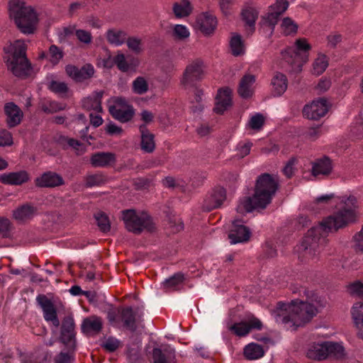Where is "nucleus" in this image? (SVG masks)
<instances>
[{"label": "nucleus", "instance_id": "nucleus-1", "mask_svg": "<svg viewBox=\"0 0 363 363\" xmlns=\"http://www.w3.org/2000/svg\"><path fill=\"white\" fill-rule=\"evenodd\" d=\"M312 205L311 210L315 212L325 208L326 205L336 206L331 215L308 230L298 247L306 259L316 260L327 243V235L336 233L357 220V204L354 196H335L331 194L316 198Z\"/></svg>", "mask_w": 363, "mask_h": 363}, {"label": "nucleus", "instance_id": "nucleus-2", "mask_svg": "<svg viewBox=\"0 0 363 363\" xmlns=\"http://www.w3.org/2000/svg\"><path fill=\"white\" fill-rule=\"evenodd\" d=\"M306 301L298 300L291 303H279L272 311L275 321L283 325L286 329H295L309 321L313 316L325 307L327 301L314 291L304 289Z\"/></svg>", "mask_w": 363, "mask_h": 363}, {"label": "nucleus", "instance_id": "nucleus-3", "mask_svg": "<svg viewBox=\"0 0 363 363\" xmlns=\"http://www.w3.org/2000/svg\"><path fill=\"white\" fill-rule=\"evenodd\" d=\"M279 186L277 176L269 174L260 175L256 183L255 194L251 198V213L255 210H263L270 203Z\"/></svg>", "mask_w": 363, "mask_h": 363}, {"label": "nucleus", "instance_id": "nucleus-4", "mask_svg": "<svg viewBox=\"0 0 363 363\" xmlns=\"http://www.w3.org/2000/svg\"><path fill=\"white\" fill-rule=\"evenodd\" d=\"M238 216L232 222L228 238L231 245L247 242L250 238L248 218L245 213L250 212V196L240 198L236 208Z\"/></svg>", "mask_w": 363, "mask_h": 363}, {"label": "nucleus", "instance_id": "nucleus-5", "mask_svg": "<svg viewBox=\"0 0 363 363\" xmlns=\"http://www.w3.org/2000/svg\"><path fill=\"white\" fill-rule=\"evenodd\" d=\"M9 14L18 28L25 34L33 33L38 21L35 10L21 0H11Z\"/></svg>", "mask_w": 363, "mask_h": 363}, {"label": "nucleus", "instance_id": "nucleus-6", "mask_svg": "<svg viewBox=\"0 0 363 363\" xmlns=\"http://www.w3.org/2000/svg\"><path fill=\"white\" fill-rule=\"evenodd\" d=\"M7 49L8 69L17 77H27L31 70V64L26 57L27 46L24 41L16 40Z\"/></svg>", "mask_w": 363, "mask_h": 363}, {"label": "nucleus", "instance_id": "nucleus-7", "mask_svg": "<svg viewBox=\"0 0 363 363\" xmlns=\"http://www.w3.org/2000/svg\"><path fill=\"white\" fill-rule=\"evenodd\" d=\"M311 46L305 38L297 39L294 45L289 47L281 52L282 59L290 67L289 71L291 72H300L303 65L308 62L309 51Z\"/></svg>", "mask_w": 363, "mask_h": 363}, {"label": "nucleus", "instance_id": "nucleus-8", "mask_svg": "<svg viewBox=\"0 0 363 363\" xmlns=\"http://www.w3.org/2000/svg\"><path fill=\"white\" fill-rule=\"evenodd\" d=\"M122 218L126 229L135 234H140L145 230L152 232L155 229L152 218L145 211L124 210Z\"/></svg>", "mask_w": 363, "mask_h": 363}, {"label": "nucleus", "instance_id": "nucleus-9", "mask_svg": "<svg viewBox=\"0 0 363 363\" xmlns=\"http://www.w3.org/2000/svg\"><path fill=\"white\" fill-rule=\"evenodd\" d=\"M289 3L287 0H276L268 8L266 16L260 22L261 29L264 34L270 36L277 24L279 17L288 9Z\"/></svg>", "mask_w": 363, "mask_h": 363}, {"label": "nucleus", "instance_id": "nucleus-10", "mask_svg": "<svg viewBox=\"0 0 363 363\" xmlns=\"http://www.w3.org/2000/svg\"><path fill=\"white\" fill-rule=\"evenodd\" d=\"M143 312L139 307L135 308L124 307L122 308L121 311V322L123 323L125 328L134 333L138 329V325L143 321Z\"/></svg>", "mask_w": 363, "mask_h": 363}, {"label": "nucleus", "instance_id": "nucleus-11", "mask_svg": "<svg viewBox=\"0 0 363 363\" xmlns=\"http://www.w3.org/2000/svg\"><path fill=\"white\" fill-rule=\"evenodd\" d=\"M227 199L226 190L222 186H216L207 193L203 199L202 209L211 211L220 207Z\"/></svg>", "mask_w": 363, "mask_h": 363}, {"label": "nucleus", "instance_id": "nucleus-12", "mask_svg": "<svg viewBox=\"0 0 363 363\" xmlns=\"http://www.w3.org/2000/svg\"><path fill=\"white\" fill-rule=\"evenodd\" d=\"M203 69L201 62L194 61L186 66L181 83L185 86H193L194 84L203 78Z\"/></svg>", "mask_w": 363, "mask_h": 363}, {"label": "nucleus", "instance_id": "nucleus-13", "mask_svg": "<svg viewBox=\"0 0 363 363\" xmlns=\"http://www.w3.org/2000/svg\"><path fill=\"white\" fill-rule=\"evenodd\" d=\"M329 104L328 101L320 98L306 104L303 110L304 116L308 119L318 120L323 117L328 111Z\"/></svg>", "mask_w": 363, "mask_h": 363}, {"label": "nucleus", "instance_id": "nucleus-14", "mask_svg": "<svg viewBox=\"0 0 363 363\" xmlns=\"http://www.w3.org/2000/svg\"><path fill=\"white\" fill-rule=\"evenodd\" d=\"M36 301L42 308L45 320L51 322L55 328H58L60 323L57 318L56 308L51 300L45 295H38Z\"/></svg>", "mask_w": 363, "mask_h": 363}, {"label": "nucleus", "instance_id": "nucleus-15", "mask_svg": "<svg viewBox=\"0 0 363 363\" xmlns=\"http://www.w3.org/2000/svg\"><path fill=\"white\" fill-rule=\"evenodd\" d=\"M65 184L62 177L57 172L48 171L35 179V184L40 188H55Z\"/></svg>", "mask_w": 363, "mask_h": 363}, {"label": "nucleus", "instance_id": "nucleus-16", "mask_svg": "<svg viewBox=\"0 0 363 363\" xmlns=\"http://www.w3.org/2000/svg\"><path fill=\"white\" fill-rule=\"evenodd\" d=\"M67 74L77 82L90 79L94 74V68L91 64H86L81 68L68 65L65 67Z\"/></svg>", "mask_w": 363, "mask_h": 363}, {"label": "nucleus", "instance_id": "nucleus-17", "mask_svg": "<svg viewBox=\"0 0 363 363\" xmlns=\"http://www.w3.org/2000/svg\"><path fill=\"white\" fill-rule=\"evenodd\" d=\"M74 321L72 316L63 318L61 326V341L68 347L74 348L75 346Z\"/></svg>", "mask_w": 363, "mask_h": 363}, {"label": "nucleus", "instance_id": "nucleus-18", "mask_svg": "<svg viewBox=\"0 0 363 363\" xmlns=\"http://www.w3.org/2000/svg\"><path fill=\"white\" fill-rule=\"evenodd\" d=\"M252 337L259 342H251V360L262 358L272 343L271 339L266 334L253 335Z\"/></svg>", "mask_w": 363, "mask_h": 363}, {"label": "nucleus", "instance_id": "nucleus-19", "mask_svg": "<svg viewBox=\"0 0 363 363\" xmlns=\"http://www.w3.org/2000/svg\"><path fill=\"white\" fill-rule=\"evenodd\" d=\"M123 99H118L116 104L109 106V113L116 120L125 123L130 121L134 115V110L131 106H121Z\"/></svg>", "mask_w": 363, "mask_h": 363}, {"label": "nucleus", "instance_id": "nucleus-20", "mask_svg": "<svg viewBox=\"0 0 363 363\" xmlns=\"http://www.w3.org/2000/svg\"><path fill=\"white\" fill-rule=\"evenodd\" d=\"M216 102L213 111L218 114H223L232 106V90L225 87L218 90Z\"/></svg>", "mask_w": 363, "mask_h": 363}, {"label": "nucleus", "instance_id": "nucleus-21", "mask_svg": "<svg viewBox=\"0 0 363 363\" xmlns=\"http://www.w3.org/2000/svg\"><path fill=\"white\" fill-rule=\"evenodd\" d=\"M102 328V318L96 315H91L84 318L81 325L82 332L88 336L98 335L101 331Z\"/></svg>", "mask_w": 363, "mask_h": 363}, {"label": "nucleus", "instance_id": "nucleus-22", "mask_svg": "<svg viewBox=\"0 0 363 363\" xmlns=\"http://www.w3.org/2000/svg\"><path fill=\"white\" fill-rule=\"evenodd\" d=\"M152 358L154 363H176L175 350L168 345L162 348H154Z\"/></svg>", "mask_w": 363, "mask_h": 363}, {"label": "nucleus", "instance_id": "nucleus-23", "mask_svg": "<svg viewBox=\"0 0 363 363\" xmlns=\"http://www.w3.org/2000/svg\"><path fill=\"white\" fill-rule=\"evenodd\" d=\"M4 112L6 116V123L9 128H13L21 122L23 116V111L14 103H6L4 106Z\"/></svg>", "mask_w": 363, "mask_h": 363}, {"label": "nucleus", "instance_id": "nucleus-24", "mask_svg": "<svg viewBox=\"0 0 363 363\" xmlns=\"http://www.w3.org/2000/svg\"><path fill=\"white\" fill-rule=\"evenodd\" d=\"M306 357L315 361L327 360L325 341L314 342L308 345L306 351Z\"/></svg>", "mask_w": 363, "mask_h": 363}, {"label": "nucleus", "instance_id": "nucleus-25", "mask_svg": "<svg viewBox=\"0 0 363 363\" xmlns=\"http://www.w3.org/2000/svg\"><path fill=\"white\" fill-rule=\"evenodd\" d=\"M196 23L201 31L205 35L214 32L217 26V20L213 14L205 12L197 17Z\"/></svg>", "mask_w": 363, "mask_h": 363}, {"label": "nucleus", "instance_id": "nucleus-26", "mask_svg": "<svg viewBox=\"0 0 363 363\" xmlns=\"http://www.w3.org/2000/svg\"><path fill=\"white\" fill-rule=\"evenodd\" d=\"M272 94L279 97L284 94L288 87V79L285 74L281 72H275L270 82Z\"/></svg>", "mask_w": 363, "mask_h": 363}, {"label": "nucleus", "instance_id": "nucleus-27", "mask_svg": "<svg viewBox=\"0 0 363 363\" xmlns=\"http://www.w3.org/2000/svg\"><path fill=\"white\" fill-rule=\"evenodd\" d=\"M29 179L28 173L24 170L0 174V182L6 185H21Z\"/></svg>", "mask_w": 363, "mask_h": 363}, {"label": "nucleus", "instance_id": "nucleus-28", "mask_svg": "<svg viewBox=\"0 0 363 363\" xmlns=\"http://www.w3.org/2000/svg\"><path fill=\"white\" fill-rule=\"evenodd\" d=\"M327 359L343 360L347 354L342 342L325 341Z\"/></svg>", "mask_w": 363, "mask_h": 363}, {"label": "nucleus", "instance_id": "nucleus-29", "mask_svg": "<svg viewBox=\"0 0 363 363\" xmlns=\"http://www.w3.org/2000/svg\"><path fill=\"white\" fill-rule=\"evenodd\" d=\"M115 62L118 69L123 72L133 70L139 65L137 58L130 55L125 57L123 53L120 52L115 56Z\"/></svg>", "mask_w": 363, "mask_h": 363}, {"label": "nucleus", "instance_id": "nucleus-30", "mask_svg": "<svg viewBox=\"0 0 363 363\" xmlns=\"http://www.w3.org/2000/svg\"><path fill=\"white\" fill-rule=\"evenodd\" d=\"M116 155L112 152H99L91 155L90 163L94 167H105L116 162Z\"/></svg>", "mask_w": 363, "mask_h": 363}, {"label": "nucleus", "instance_id": "nucleus-31", "mask_svg": "<svg viewBox=\"0 0 363 363\" xmlns=\"http://www.w3.org/2000/svg\"><path fill=\"white\" fill-rule=\"evenodd\" d=\"M351 315L357 329V335L363 340V303H355L351 308Z\"/></svg>", "mask_w": 363, "mask_h": 363}, {"label": "nucleus", "instance_id": "nucleus-32", "mask_svg": "<svg viewBox=\"0 0 363 363\" xmlns=\"http://www.w3.org/2000/svg\"><path fill=\"white\" fill-rule=\"evenodd\" d=\"M104 91H94L91 96L85 98L82 101V106L87 111H94L100 113L102 111L101 99Z\"/></svg>", "mask_w": 363, "mask_h": 363}, {"label": "nucleus", "instance_id": "nucleus-33", "mask_svg": "<svg viewBox=\"0 0 363 363\" xmlns=\"http://www.w3.org/2000/svg\"><path fill=\"white\" fill-rule=\"evenodd\" d=\"M141 133V149L146 152H152L155 148V135L151 133L145 125L140 126Z\"/></svg>", "mask_w": 363, "mask_h": 363}, {"label": "nucleus", "instance_id": "nucleus-34", "mask_svg": "<svg viewBox=\"0 0 363 363\" xmlns=\"http://www.w3.org/2000/svg\"><path fill=\"white\" fill-rule=\"evenodd\" d=\"M333 169V165L330 160L328 157H324L316 160L312 167V174L316 177L318 175H328Z\"/></svg>", "mask_w": 363, "mask_h": 363}, {"label": "nucleus", "instance_id": "nucleus-35", "mask_svg": "<svg viewBox=\"0 0 363 363\" xmlns=\"http://www.w3.org/2000/svg\"><path fill=\"white\" fill-rule=\"evenodd\" d=\"M128 34L122 30L109 29L106 33L107 41L115 46L123 45L127 40Z\"/></svg>", "mask_w": 363, "mask_h": 363}, {"label": "nucleus", "instance_id": "nucleus-36", "mask_svg": "<svg viewBox=\"0 0 363 363\" xmlns=\"http://www.w3.org/2000/svg\"><path fill=\"white\" fill-rule=\"evenodd\" d=\"M37 208L30 204H24L13 211L15 219L21 221L31 219L36 213Z\"/></svg>", "mask_w": 363, "mask_h": 363}, {"label": "nucleus", "instance_id": "nucleus-37", "mask_svg": "<svg viewBox=\"0 0 363 363\" xmlns=\"http://www.w3.org/2000/svg\"><path fill=\"white\" fill-rule=\"evenodd\" d=\"M192 6L189 0H180L173 4L172 10L177 18H184L190 15Z\"/></svg>", "mask_w": 363, "mask_h": 363}, {"label": "nucleus", "instance_id": "nucleus-38", "mask_svg": "<svg viewBox=\"0 0 363 363\" xmlns=\"http://www.w3.org/2000/svg\"><path fill=\"white\" fill-rule=\"evenodd\" d=\"M230 48L233 56L238 57L245 53V45L240 35H233L230 40Z\"/></svg>", "mask_w": 363, "mask_h": 363}, {"label": "nucleus", "instance_id": "nucleus-39", "mask_svg": "<svg viewBox=\"0 0 363 363\" xmlns=\"http://www.w3.org/2000/svg\"><path fill=\"white\" fill-rule=\"evenodd\" d=\"M328 67V58L324 54H318L313 64V71L316 75L323 74Z\"/></svg>", "mask_w": 363, "mask_h": 363}, {"label": "nucleus", "instance_id": "nucleus-40", "mask_svg": "<svg viewBox=\"0 0 363 363\" xmlns=\"http://www.w3.org/2000/svg\"><path fill=\"white\" fill-rule=\"evenodd\" d=\"M106 182V177L101 173L89 174L85 177V186L88 188L101 186Z\"/></svg>", "mask_w": 363, "mask_h": 363}, {"label": "nucleus", "instance_id": "nucleus-41", "mask_svg": "<svg viewBox=\"0 0 363 363\" xmlns=\"http://www.w3.org/2000/svg\"><path fill=\"white\" fill-rule=\"evenodd\" d=\"M281 32L285 35L296 33L298 25L289 17L284 18L280 24Z\"/></svg>", "mask_w": 363, "mask_h": 363}, {"label": "nucleus", "instance_id": "nucleus-42", "mask_svg": "<svg viewBox=\"0 0 363 363\" xmlns=\"http://www.w3.org/2000/svg\"><path fill=\"white\" fill-rule=\"evenodd\" d=\"M238 93L239 96L243 99L250 97V74L245 73L240 80Z\"/></svg>", "mask_w": 363, "mask_h": 363}, {"label": "nucleus", "instance_id": "nucleus-43", "mask_svg": "<svg viewBox=\"0 0 363 363\" xmlns=\"http://www.w3.org/2000/svg\"><path fill=\"white\" fill-rule=\"evenodd\" d=\"M347 292L352 296L363 299V282L356 280L347 286Z\"/></svg>", "mask_w": 363, "mask_h": 363}, {"label": "nucleus", "instance_id": "nucleus-44", "mask_svg": "<svg viewBox=\"0 0 363 363\" xmlns=\"http://www.w3.org/2000/svg\"><path fill=\"white\" fill-rule=\"evenodd\" d=\"M48 60L55 65L62 59L64 54L62 50L55 45H52L48 52Z\"/></svg>", "mask_w": 363, "mask_h": 363}, {"label": "nucleus", "instance_id": "nucleus-45", "mask_svg": "<svg viewBox=\"0 0 363 363\" xmlns=\"http://www.w3.org/2000/svg\"><path fill=\"white\" fill-rule=\"evenodd\" d=\"M184 279V276L182 273H176L170 278L166 279L163 282L164 287L168 289H174L179 284H181Z\"/></svg>", "mask_w": 363, "mask_h": 363}, {"label": "nucleus", "instance_id": "nucleus-46", "mask_svg": "<svg viewBox=\"0 0 363 363\" xmlns=\"http://www.w3.org/2000/svg\"><path fill=\"white\" fill-rule=\"evenodd\" d=\"M125 43H126L128 49L135 54H140L143 50L142 40L139 38L127 37Z\"/></svg>", "mask_w": 363, "mask_h": 363}, {"label": "nucleus", "instance_id": "nucleus-47", "mask_svg": "<svg viewBox=\"0 0 363 363\" xmlns=\"http://www.w3.org/2000/svg\"><path fill=\"white\" fill-rule=\"evenodd\" d=\"M229 330L238 336H246L250 333V323L246 322L235 323L230 326Z\"/></svg>", "mask_w": 363, "mask_h": 363}, {"label": "nucleus", "instance_id": "nucleus-48", "mask_svg": "<svg viewBox=\"0 0 363 363\" xmlns=\"http://www.w3.org/2000/svg\"><path fill=\"white\" fill-rule=\"evenodd\" d=\"M133 89L135 94H143L148 90V84L144 77H138L133 82Z\"/></svg>", "mask_w": 363, "mask_h": 363}, {"label": "nucleus", "instance_id": "nucleus-49", "mask_svg": "<svg viewBox=\"0 0 363 363\" xmlns=\"http://www.w3.org/2000/svg\"><path fill=\"white\" fill-rule=\"evenodd\" d=\"M122 308H110L107 311V319L113 325H118L121 323V311Z\"/></svg>", "mask_w": 363, "mask_h": 363}, {"label": "nucleus", "instance_id": "nucleus-50", "mask_svg": "<svg viewBox=\"0 0 363 363\" xmlns=\"http://www.w3.org/2000/svg\"><path fill=\"white\" fill-rule=\"evenodd\" d=\"M48 89L57 94H65L68 91V86L65 82L52 80L48 86Z\"/></svg>", "mask_w": 363, "mask_h": 363}, {"label": "nucleus", "instance_id": "nucleus-51", "mask_svg": "<svg viewBox=\"0 0 363 363\" xmlns=\"http://www.w3.org/2000/svg\"><path fill=\"white\" fill-rule=\"evenodd\" d=\"M95 218L99 229L102 232L106 233L110 230V223L106 214L104 213H98L95 215Z\"/></svg>", "mask_w": 363, "mask_h": 363}, {"label": "nucleus", "instance_id": "nucleus-52", "mask_svg": "<svg viewBox=\"0 0 363 363\" xmlns=\"http://www.w3.org/2000/svg\"><path fill=\"white\" fill-rule=\"evenodd\" d=\"M65 106L57 101H49L48 104H43L41 106L42 111L46 113H52L58 111L63 110Z\"/></svg>", "mask_w": 363, "mask_h": 363}, {"label": "nucleus", "instance_id": "nucleus-53", "mask_svg": "<svg viewBox=\"0 0 363 363\" xmlns=\"http://www.w3.org/2000/svg\"><path fill=\"white\" fill-rule=\"evenodd\" d=\"M121 345L120 340L113 337H108L101 345L102 347L111 352L116 351Z\"/></svg>", "mask_w": 363, "mask_h": 363}, {"label": "nucleus", "instance_id": "nucleus-54", "mask_svg": "<svg viewBox=\"0 0 363 363\" xmlns=\"http://www.w3.org/2000/svg\"><path fill=\"white\" fill-rule=\"evenodd\" d=\"M265 117L259 113L251 116V130H259L264 123Z\"/></svg>", "mask_w": 363, "mask_h": 363}, {"label": "nucleus", "instance_id": "nucleus-55", "mask_svg": "<svg viewBox=\"0 0 363 363\" xmlns=\"http://www.w3.org/2000/svg\"><path fill=\"white\" fill-rule=\"evenodd\" d=\"M75 35L77 40L85 45H89L92 42L91 33L88 30L77 29L75 30Z\"/></svg>", "mask_w": 363, "mask_h": 363}, {"label": "nucleus", "instance_id": "nucleus-56", "mask_svg": "<svg viewBox=\"0 0 363 363\" xmlns=\"http://www.w3.org/2000/svg\"><path fill=\"white\" fill-rule=\"evenodd\" d=\"M203 95V90L196 87L194 90V99L192 103L196 102L197 105L192 106L194 112L201 111L203 108V105L201 104Z\"/></svg>", "mask_w": 363, "mask_h": 363}, {"label": "nucleus", "instance_id": "nucleus-57", "mask_svg": "<svg viewBox=\"0 0 363 363\" xmlns=\"http://www.w3.org/2000/svg\"><path fill=\"white\" fill-rule=\"evenodd\" d=\"M354 248L357 252L363 253V226L352 238Z\"/></svg>", "mask_w": 363, "mask_h": 363}, {"label": "nucleus", "instance_id": "nucleus-58", "mask_svg": "<svg viewBox=\"0 0 363 363\" xmlns=\"http://www.w3.org/2000/svg\"><path fill=\"white\" fill-rule=\"evenodd\" d=\"M174 36L179 40H184L189 36V32L186 26L176 25L173 30Z\"/></svg>", "mask_w": 363, "mask_h": 363}, {"label": "nucleus", "instance_id": "nucleus-59", "mask_svg": "<svg viewBox=\"0 0 363 363\" xmlns=\"http://www.w3.org/2000/svg\"><path fill=\"white\" fill-rule=\"evenodd\" d=\"M13 144L11 133L5 130L0 129V146H10Z\"/></svg>", "mask_w": 363, "mask_h": 363}, {"label": "nucleus", "instance_id": "nucleus-60", "mask_svg": "<svg viewBox=\"0 0 363 363\" xmlns=\"http://www.w3.org/2000/svg\"><path fill=\"white\" fill-rule=\"evenodd\" d=\"M11 230V222L5 218H0V236L7 238Z\"/></svg>", "mask_w": 363, "mask_h": 363}, {"label": "nucleus", "instance_id": "nucleus-61", "mask_svg": "<svg viewBox=\"0 0 363 363\" xmlns=\"http://www.w3.org/2000/svg\"><path fill=\"white\" fill-rule=\"evenodd\" d=\"M296 162L297 160L296 158H291L288 161L283 169V172L286 177L290 178L294 175L296 170Z\"/></svg>", "mask_w": 363, "mask_h": 363}, {"label": "nucleus", "instance_id": "nucleus-62", "mask_svg": "<svg viewBox=\"0 0 363 363\" xmlns=\"http://www.w3.org/2000/svg\"><path fill=\"white\" fill-rule=\"evenodd\" d=\"M55 363H71L73 361V357L70 352H61L55 357Z\"/></svg>", "mask_w": 363, "mask_h": 363}, {"label": "nucleus", "instance_id": "nucleus-63", "mask_svg": "<svg viewBox=\"0 0 363 363\" xmlns=\"http://www.w3.org/2000/svg\"><path fill=\"white\" fill-rule=\"evenodd\" d=\"M331 82L330 80L326 78H322L318 82V84L315 86V89L319 93H323L328 90V89L330 87Z\"/></svg>", "mask_w": 363, "mask_h": 363}, {"label": "nucleus", "instance_id": "nucleus-64", "mask_svg": "<svg viewBox=\"0 0 363 363\" xmlns=\"http://www.w3.org/2000/svg\"><path fill=\"white\" fill-rule=\"evenodd\" d=\"M86 6L85 1L73 2L69 5L68 13L69 15L72 16L79 9L84 8Z\"/></svg>", "mask_w": 363, "mask_h": 363}]
</instances>
